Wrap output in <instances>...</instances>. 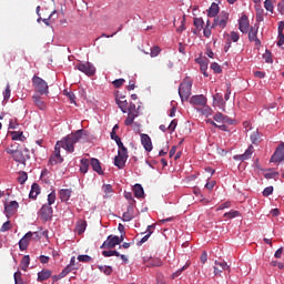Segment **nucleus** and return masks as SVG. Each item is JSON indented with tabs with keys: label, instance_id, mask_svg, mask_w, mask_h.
<instances>
[{
	"label": "nucleus",
	"instance_id": "1",
	"mask_svg": "<svg viewBox=\"0 0 284 284\" xmlns=\"http://www.w3.org/2000/svg\"><path fill=\"white\" fill-rule=\"evenodd\" d=\"M19 148H21V145L14 142L6 149V152L11 156V159H13V161H16V163L26 165L27 161L30 159V150H21Z\"/></svg>",
	"mask_w": 284,
	"mask_h": 284
},
{
	"label": "nucleus",
	"instance_id": "2",
	"mask_svg": "<svg viewBox=\"0 0 284 284\" xmlns=\"http://www.w3.org/2000/svg\"><path fill=\"white\" fill-rule=\"evenodd\" d=\"M83 139V130H78L74 133L68 134L67 136L62 138L59 143V148L62 150H65V152H69V154H72L74 152V145L79 143Z\"/></svg>",
	"mask_w": 284,
	"mask_h": 284
},
{
	"label": "nucleus",
	"instance_id": "3",
	"mask_svg": "<svg viewBox=\"0 0 284 284\" xmlns=\"http://www.w3.org/2000/svg\"><path fill=\"white\" fill-rule=\"evenodd\" d=\"M32 87L36 90V92L40 95H45L50 94V87L48 85V82L43 80V78L39 75H33L32 79Z\"/></svg>",
	"mask_w": 284,
	"mask_h": 284
},
{
	"label": "nucleus",
	"instance_id": "4",
	"mask_svg": "<svg viewBox=\"0 0 284 284\" xmlns=\"http://www.w3.org/2000/svg\"><path fill=\"white\" fill-rule=\"evenodd\" d=\"M192 79L190 77H186L179 87V95L181 98V101H187L190 97L192 95Z\"/></svg>",
	"mask_w": 284,
	"mask_h": 284
},
{
	"label": "nucleus",
	"instance_id": "5",
	"mask_svg": "<svg viewBox=\"0 0 284 284\" xmlns=\"http://www.w3.org/2000/svg\"><path fill=\"white\" fill-rule=\"evenodd\" d=\"M229 20L230 13L227 11H222L217 17L215 16L211 28H220V30H224V28H227Z\"/></svg>",
	"mask_w": 284,
	"mask_h": 284
},
{
	"label": "nucleus",
	"instance_id": "6",
	"mask_svg": "<svg viewBox=\"0 0 284 284\" xmlns=\"http://www.w3.org/2000/svg\"><path fill=\"white\" fill-rule=\"evenodd\" d=\"M75 70L83 72L87 77H94L97 74V68L91 62H80L75 65Z\"/></svg>",
	"mask_w": 284,
	"mask_h": 284
},
{
	"label": "nucleus",
	"instance_id": "7",
	"mask_svg": "<svg viewBox=\"0 0 284 284\" xmlns=\"http://www.w3.org/2000/svg\"><path fill=\"white\" fill-rule=\"evenodd\" d=\"M128 149L118 150V155L114 158V165L119 170H123L125 168V163H128Z\"/></svg>",
	"mask_w": 284,
	"mask_h": 284
},
{
	"label": "nucleus",
	"instance_id": "8",
	"mask_svg": "<svg viewBox=\"0 0 284 284\" xmlns=\"http://www.w3.org/2000/svg\"><path fill=\"white\" fill-rule=\"evenodd\" d=\"M128 116L124 121V125L130 126L134 123V119L139 116V110H136V104L130 102L126 109Z\"/></svg>",
	"mask_w": 284,
	"mask_h": 284
},
{
	"label": "nucleus",
	"instance_id": "9",
	"mask_svg": "<svg viewBox=\"0 0 284 284\" xmlns=\"http://www.w3.org/2000/svg\"><path fill=\"white\" fill-rule=\"evenodd\" d=\"M53 212L54 210H52V206L43 204L41 209L38 211V216L41 221L48 223V221H52Z\"/></svg>",
	"mask_w": 284,
	"mask_h": 284
},
{
	"label": "nucleus",
	"instance_id": "10",
	"mask_svg": "<svg viewBox=\"0 0 284 284\" xmlns=\"http://www.w3.org/2000/svg\"><path fill=\"white\" fill-rule=\"evenodd\" d=\"M59 163H63V156H61V149L59 148V143H55L54 152L49 158V165H59Z\"/></svg>",
	"mask_w": 284,
	"mask_h": 284
},
{
	"label": "nucleus",
	"instance_id": "11",
	"mask_svg": "<svg viewBox=\"0 0 284 284\" xmlns=\"http://www.w3.org/2000/svg\"><path fill=\"white\" fill-rule=\"evenodd\" d=\"M32 236H39L38 232H28L20 241H19V247L21 252H26L28 250V246L30 245V241H32Z\"/></svg>",
	"mask_w": 284,
	"mask_h": 284
},
{
	"label": "nucleus",
	"instance_id": "12",
	"mask_svg": "<svg viewBox=\"0 0 284 284\" xmlns=\"http://www.w3.org/2000/svg\"><path fill=\"white\" fill-rule=\"evenodd\" d=\"M119 245V236L116 235H109L106 241L100 246L101 250H114Z\"/></svg>",
	"mask_w": 284,
	"mask_h": 284
},
{
	"label": "nucleus",
	"instance_id": "13",
	"mask_svg": "<svg viewBox=\"0 0 284 284\" xmlns=\"http://www.w3.org/2000/svg\"><path fill=\"white\" fill-rule=\"evenodd\" d=\"M207 98L203 94L193 95L190 99V104L193 105V108H203V105H206Z\"/></svg>",
	"mask_w": 284,
	"mask_h": 284
},
{
	"label": "nucleus",
	"instance_id": "14",
	"mask_svg": "<svg viewBox=\"0 0 284 284\" xmlns=\"http://www.w3.org/2000/svg\"><path fill=\"white\" fill-rule=\"evenodd\" d=\"M284 161V143L282 142L271 156V163H281Z\"/></svg>",
	"mask_w": 284,
	"mask_h": 284
},
{
	"label": "nucleus",
	"instance_id": "15",
	"mask_svg": "<svg viewBox=\"0 0 284 284\" xmlns=\"http://www.w3.org/2000/svg\"><path fill=\"white\" fill-rule=\"evenodd\" d=\"M19 210V202L11 201L10 204L4 205V214L7 219H10L11 216H14L17 214V211Z\"/></svg>",
	"mask_w": 284,
	"mask_h": 284
},
{
	"label": "nucleus",
	"instance_id": "16",
	"mask_svg": "<svg viewBox=\"0 0 284 284\" xmlns=\"http://www.w3.org/2000/svg\"><path fill=\"white\" fill-rule=\"evenodd\" d=\"M214 263H215V266L213 270H214L215 276H221V274H223L225 270H230V266H227V262L225 261L215 260Z\"/></svg>",
	"mask_w": 284,
	"mask_h": 284
},
{
	"label": "nucleus",
	"instance_id": "17",
	"mask_svg": "<svg viewBox=\"0 0 284 284\" xmlns=\"http://www.w3.org/2000/svg\"><path fill=\"white\" fill-rule=\"evenodd\" d=\"M248 41L255 43V45H261V40L258 39V27H251L248 29Z\"/></svg>",
	"mask_w": 284,
	"mask_h": 284
},
{
	"label": "nucleus",
	"instance_id": "18",
	"mask_svg": "<svg viewBox=\"0 0 284 284\" xmlns=\"http://www.w3.org/2000/svg\"><path fill=\"white\" fill-rule=\"evenodd\" d=\"M239 30L242 31L243 34H247L250 32V20L247 16H242L239 20Z\"/></svg>",
	"mask_w": 284,
	"mask_h": 284
},
{
	"label": "nucleus",
	"instance_id": "19",
	"mask_svg": "<svg viewBox=\"0 0 284 284\" xmlns=\"http://www.w3.org/2000/svg\"><path fill=\"white\" fill-rule=\"evenodd\" d=\"M141 143L146 152H152L153 146H152V139L150 138V135L142 133Z\"/></svg>",
	"mask_w": 284,
	"mask_h": 284
},
{
	"label": "nucleus",
	"instance_id": "20",
	"mask_svg": "<svg viewBox=\"0 0 284 284\" xmlns=\"http://www.w3.org/2000/svg\"><path fill=\"white\" fill-rule=\"evenodd\" d=\"M32 100H33L34 105H37V108L39 110H47L48 109V103H45V101L41 100V94H39V93L33 94Z\"/></svg>",
	"mask_w": 284,
	"mask_h": 284
},
{
	"label": "nucleus",
	"instance_id": "21",
	"mask_svg": "<svg viewBox=\"0 0 284 284\" xmlns=\"http://www.w3.org/2000/svg\"><path fill=\"white\" fill-rule=\"evenodd\" d=\"M90 165L93 172H97L98 174H100V176H103V169L101 168V162L98 159L92 158L90 160Z\"/></svg>",
	"mask_w": 284,
	"mask_h": 284
},
{
	"label": "nucleus",
	"instance_id": "22",
	"mask_svg": "<svg viewBox=\"0 0 284 284\" xmlns=\"http://www.w3.org/2000/svg\"><path fill=\"white\" fill-rule=\"evenodd\" d=\"M195 61H196V63H199L202 74H204V77H209V74H207V64L210 63V60L199 58Z\"/></svg>",
	"mask_w": 284,
	"mask_h": 284
},
{
	"label": "nucleus",
	"instance_id": "23",
	"mask_svg": "<svg viewBox=\"0 0 284 284\" xmlns=\"http://www.w3.org/2000/svg\"><path fill=\"white\" fill-rule=\"evenodd\" d=\"M41 194V186L37 183H33L31 185V190L29 193V199H32L33 201H37V196Z\"/></svg>",
	"mask_w": 284,
	"mask_h": 284
},
{
	"label": "nucleus",
	"instance_id": "24",
	"mask_svg": "<svg viewBox=\"0 0 284 284\" xmlns=\"http://www.w3.org/2000/svg\"><path fill=\"white\" fill-rule=\"evenodd\" d=\"M59 196L62 203H68L70 196H72V191L70 189H62L59 191Z\"/></svg>",
	"mask_w": 284,
	"mask_h": 284
},
{
	"label": "nucleus",
	"instance_id": "25",
	"mask_svg": "<svg viewBox=\"0 0 284 284\" xmlns=\"http://www.w3.org/2000/svg\"><path fill=\"white\" fill-rule=\"evenodd\" d=\"M163 266V260L160 257H151L146 261V267H161Z\"/></svg>",
	"mask_w": 284,
	"mask_h": 284
},
{
	"label": "nucleus",
	"instance_id": "26",
	"mask_svg": "<svg viewBox=\"0 0 284 284\" xmlns=\"http://www.w3.org/2000/svg\"><path fill=\"white\" fill-rule=\"evenodd\" d=\"M115 101L121 112H123V114L128 113V105L130 103H128V100H125V97L118 98Z\"/></svg>",
	"mask_w": 284,
	"mask_h": 284
},
{
	"label": "nucleus",
	"instance_id": "27",
	"mask_svg": "<svg viewBox=\"0 0 284 284\" xmlns=\"http://www.w3.org/2000/svg\"><path fill=\"white\" fill-rule=\"evenodd\" d=\"M196 112H200V114H203V116H212L214 114V110H212V106L204 104L202 108H196Z\"/></svg>",
	"mask_w": 284,
	"mask_h": 284
},
{
	"label": "nucleus",
	"instance_id": "28",
	"mask_svg": "<svg viewBox=\"0 0 284 284\" xmlns=\"http://www.w3.org/2000/svg\"><path fill=\"white\" fill-rule=\"evenodd\" d=\"M52 277V271L42 270L38 273V282L43 283V281H48V278Z\"/></svg>",
	"mask_w": 284,
	"mask_h": 284
},
{
	"label": "nucleus",
	"instance_id": "29",
	"mask_svg": "<svg viewBox=\"0 0 284 284\" xmlns=\"http://www.w3.org/2000/svg\"><path fill=\"white\" fill-rule=\"evenodd\" d=\"M133 194L135 199H144L145 197V191L143 190V186L141 184H135L133 186Z\"/></svg>",
	"mask_w": 284,
	"mask_h": 284
},
{
	"label": "nucleus",
	"instance_id": "30",
	"mask_svg": "<svg viewBox=\"0 0 284 284\" xmlns=\"http://www.w3.org/2000/svg\"><path fill=\"white\" fill-rule=\"evenodd\" d=\"M252 154H254V145L251 144L243 154L239 155V159L240 161H247L252 159Z\"/></svg>",
	"mask_w": 284,
	"mask_h": 284
},
{
	"label": "nucleus",
	"instance_id": "31",
	"mask_svg": "<svg viewBox=\"0 0 284 284\" xmlns=\"http://www.w3.org/2000/svg\"><path fill=\"white\" fill-rule=\"evenodd\" d=\"M255 11H256V21L257 23H261L265 20V10H263V7L261 4H255Z\"/></svg>",
	"mask_w": 284,
	"mask_h": 284
},
{
	"label": "nucleus",
	"instance_id": "32",
	"mask_svg": "<svg viewBox=\"0 0 284 284\" xmlns=\"http://www.w3.org/2000/svg\"><path fill=\"white\" fill-rule=\"evenodd\" d=\"M111 139H112V141H115L119 150H128V148H125V145H123L121 138L119 135H116V131L111 132Z\"/></svg>",
	"mask_w": 284,
	"mask_h": 284
},
{
	"label": "nucleus",
	"instance_id": "33",
	"mask_svg": "<svg viewBox=\"0 0 284 284\" xmlns=\"http://www.w3.org/2000/svg\"><path fill=\"white\" fill-rule=\"evenodd\" d=\"M87 227H88V222H85V220H80L75 225V232H78V234H83Z\"/></svg>",
	"mask_w": 284,
	"mask_h": 284
},
{
	"label": "nucleus",
	"instance_id": "34",
	"mask_svg": "<svg viewBox=\"0 0 284 284\" xmlns=\"http://www.w3.org/2000/svg\"><path fill=\"white\" fill-rule=\"evenodd\" d=\"M89 168H90V160L89 159H82L81 161H80V172L82 173V174H88V170H89Z\"/></svg>",
	"mask_w": 284,
	"mask_h": 284
},
{
	"label": "nucleus",
	"instance_id": "35",
	"mask_svg": "<svg viewBox=\"0 0 284 284\" xmlns=\"http://www.w3.org/2000/svg\"><path fill=\"white\" fill-rule=\"evenodd\" d=\"M219 10H220L219 4H216V2H213L209 8L207 17H211V18L217 17Z\"/></svg>",
	"mask_w": 284,
	"mask_h": 284
},
{
	"label": "nucleus",
	"instance_id": "36",
	"mask_svg": "<svg viewBox=\"0 0 284 284\" xmlns=\"http://www.w3.org/2000/svg\"><path fill=\"white\" fill-rule=\"evenodd\" d=\"M11 138H12V141H21L22 143L23 141H26V135H23L22 131H12Z\"/></svg>",
	"mask_w": 284,
	"mask_h": 284
},
{
	"label": "nucleus",
	"instance_id": "37",
	"mask_svg": "<svg viewBox=\"0 0 284 284\" xmlns=\"http://www.w3.org/2000/svg\"><path fill=\"white\" fill-rule=\"evenodd\" d=\"M20 267L23 272H28V267H30V255H24L22 257Z\"/></svg>",
	"mask_w": 284,
	"mask_h": 284
},
{
	"label": "nucleus",
	"instance_id": "38",
	"mask_svg": "<svg viewBox=\"0 0 284 284\" xmlns=\"http://www.w3.org/2000/svg\"><path fill=\"white\" fill-rule=\"evenodd\" d=\"M132 206H129L126 212L123 213L122 215V221L124 222H130L132 219H134V214L132 213Z\"/></svg>",
	"mask_w": 284,
	"mask_h": 284
},
{
	"label": "nucleus",
	"instance_id": "39",
	"mask_svg": "<svg viewBox=\"0 0 284 284\" xmlns=\"http://www.w3.org/2000/svg\"><path fill=\"white\" fill-rule=\"evenodd\" d=\"M12 94V90H10V83H7L4 91L2 92L3 101H10V97Z\"/></svg>",
	"mask_w": 284,
	"mask_h": 284
},
{
	"label": "nucleus",
	"instance_id": "40",
	"mask_svg": "<svg viewBox=\"0 0 284 284\" xmlns=\"http://www.w3.org/2000/svg\"><path fill=\"white\" fill-rule=\"evenodd\" d=\"M57 201V192L52 191L49 195H48V203L45 205H49L50 207H52V205H54Z\"/></svg>",
	"mask_w": 284,
	"mask_h": 284
},
{
	"label": "nucleus",
	"instance_id": "41",
	"mask_svg": "<svg viewBox=\"0 0 284 284\" xmlns=\"http://www.w3.org/2000/svg\"><path fill=\"white\" fill-rule=\"evenodd\" d=\"M193 23L196 30H203V27L205 26V21H203V18H194Z\"/></svg>",
	"mask_w": 284,
	"mask_h": 284
},
{
	"label": "nucleus",
	"instance_id": "42",
	"mask_svg": "<svg viewBox=\"0 0 284 284\" xmlns=\"http://www.w3.org/2000/svg\"><path fill=\"white\" fill-rule=\"evenodd\" d=\"M98 270H100V272H102L103 274H105V276H110V274H112V266H108V265H99Z\"/></svg>",
	"mask_w": 284,
	"mask_h": 284
},
{
	"label": "nucleus",
	"instance_id": "43",
	"mask_svg": "<svg viewBox=\"0 0 284 284\" xmlns=\"http://www.w3.org/2000/svg\"><path fill=\"white\" fill-rule=\"evenodd\" d=\"M223 216H224V219H236V217L241 216V212L232 210L230 212L224 213Z\"/></svg>",
	"mask_w": 284,
	"mask_h": 284
},
{
	"label": "nucleus",
	"instance_id": "44",
	"mask_svg": "<svg viewBox=\"0 0 284 284\" xmlns=\"http://www.w3.org/2000/svg\"><path fill=\"white\" fill-rule=\"evenodd\" d=\"M264 8L267 12H271L272 14H274V2L272 0H265Z\"/></svg>",
	"mask_w": 284,
	"mask_h": 284
},
{
	"label": "nucleus",
	"instance_id": "45",
	"mask_svg": "<svg viewBox=\"0 0 284 284\" xmlns=\"http://www.w3.org/2000/svg\"><path fill=\"white\" fill-rule=\"evenodd\" d=\"M261 141V133L258 131H255L251 134V142L256 145Z\"/></svg>",
	"mask_w": 284,
	"mask_h": 284
},
{
	"label": "nucleus",
	"instance_id": "46",
	"mask_svg": "<svg viewBox=\"0 0 284 284\" xmlns=\"http://www.w3.org/2000/svg\"><path fill=\"white\" fill-rule=\"evenodd\" d=\"M211 70H213L215 74H221L223 72L221 64L216 62L211 63Z\"/></svg>",
	"mask_w": 284,
	"mask_h": 284
},
{
	"label": "nucleus",
	"instance_id": "47",
	"mask_svg": "<svg viewBox=\"0 0 284 284\" xmlns=\"http://www.w3.org/2000/svg\"><path fill=\"white\" fill-rule=\"evenodd\" d=\"M159 54H161V47H159V45L152 47L150 57H152V59H154L155 57H159Z\"/></svg>",
	"mask_w": 284,
	"mask_h": 284
},
{
	"label": "nucleus",
	"instance_id": "48",
	"mask_svg": "<svg viewBox=\"0 0 284 284\" xmlns=\"http://www.w3.org/2000/svg\"><path fill=\"white\" fill-rule=\"evenodd\" d=\"M225 119H227V116L223 115V113L217 112L214 116L213 120L216 121V123H224Z\"/></svg>",
	"mask_w": 284,
	"mask_h": 284
},
{
	"label": "nucleus",
	"instance_id": "49",
	"mask_svg": "<svg viewBox=\"0 0 284 284\" xmlns=\"http://www.w3.org/2000/svg\"><path fill=\"white\" fill-rule=\"evenodd\" d=\"M77 270H79V267H73V266H70L69 264L62 270V274L64 275V276H68V274H70V273H72V272H74V271H77Z\"/></svg>",
	"mask_w": 284,
	"mask_h": 284
},
{
	"label": "nucleus",
	"instance_id": "50",
	"mask_svg": "<svg viewBox=\"0 0 284 284\" xmlns=\"http://www.w3.org/2000/svg\"><path fill=\"white\" fill-rule=\"evenodd\" d=\"M26 181H28V173L21 172L18 176V182L20 185H23V183H26Z\"/></svg>",
	"mask_w": 284,
	"mask_h": 284
},
{
	"label": "nucleus",
	"instance_id": "51",
	"mask_svg": "<svg viewBox=\"0 0 284 284\" xmlns=\"http://www.w3.org/2000/svg\"><path fill=\"white\" fill-rule=\"evenodd\" d=\"M239 39H241V36L236 31H232L230 33V40L233 41V43L239 42Z\"/></svg>",
	"mask_w": 284,
	"mask_h": 284
},
{
	"label": "nucleus",
	"instance_id": "52",
	"mask_svg": "<svg viewBox=\"0 0 284 284\" xmlns=\"http://www.w3.org/2000/svg\"><path fill=\"white\" fill-rule=\"evenodd\" d=\"M263 59L266 63H273L274 60H272V52L270 51H265V53L263 54Z\"/></svg>",
	"mask_w": 284,
	"mask_h": 284
},
{
	"label": "nucleus",
	"instance_id": "53",
	"mask_svg": "<svg viewBox=\"0 0 284 284\" xmlns=\"http://www.w3.org/2000/svg\"><path fill=\"white\" fill-rule=\"evenodd\" d=\"M78 261L80 263H90V261H92V257L90 255H79Z\"/></svg>",
	"mask_w": 284,
	"mask_h": 284
},
{
	"label": "nucleus",
	"instance_id": "54",
	"mask_svg": "<svg viewBox=\"0 0 284 284\" xmlns=\"http://www.w3.org/2000/svg\"><path fill=\"white\" fill-rule=\"evenodd\" d=\"M230 207H232V202L226 201L217 206V212H220L221 210H227Z\"/></svg>",
	"mask_w": 284,
	"mask_h": 284
},
{
	"label": "nucleus",
	"instance_id": "55",
	"mask_svg": "<svg viewBox=\"0 0 284 284\" xmlns=\"http://www.w3.org/2000/svg\"><path fill=\"white\" fill-rule=\"evenodd\" d=\"M123 83H125V79L121 78V79H116L112 82V85L116 89L121 88L123 85Z\"/></svg>",
	"mask_w": 284,
	"mask_h": 284
},
{
	"label": "nucleus",
	"instance_id": "56",
	"mask_svg": "<svg viewBox=\"0 0 284 284\" xmlns=\"http://www.w3.org/2000/svg\"><path fill=\"white\" fill-rule=\"evenodd\" d=\"M102 190H103L105 196H108V194H112V192H113L112 184H104L102 186Z\"/></svg>",
	"mask_w": 284,
	"mask_h": 284
},
{
	"label": "nucleus",
	"instance_id": "57",
	"mask_svg": "<svg viewBox=\"0 0 284 284\" xmlns=\"http://www.w3.org/2000/svg\"><path fill=\"white\" fill-rule=\"evenodd\" d=\"M11 229H12V224L10 223V221H7L2 224L0 232H8Z\"/></svg>",
	"mask_w": 284,
	"mask_h": 284
},
{
	"label": "nucleus",
	"instance_id": "58",
	"mask_svg": "<svg viewBox=\"0 0 284 284\" xmlns=\"http://www.w3.org/2000/svg\"><path fill=\"white\" fill-rule=\"evenodd\" d=\"M57 17V11H52L48 18L42 19L44 24L50 26V20L54 19Z\"/></svg>",
	"mask_w": 284,
	"mask_h": 284
},
{
	"label": "nucleus",
	"instance_id": "59",
	"mask_svg": "<svg viewBox=\"0 0 284 284\" xmlns=\"http://www.w3.org/2000/svg\"><path fill=\"white\" fill-rule=\"evenodd\" d=\"M266 179H276L278 176V172L272 171V169L268 170L267 173L264 174Z\"/></svg>",
	"mask_w": 284,
	"mask_h": 284
},
{
	"label": "nucleus",
	"instance_id": "60",
	"mask_svg": "<svg viewBox=\"0 0 284 284\" xmlns=\"http://www.w3.org/2000/svg\"><path fill=\"white\" fill-rule=\"evenodd\" d=\"M176 125H179V121L178 120H172L171 123L168 126V130L172 133V132H174V130H176Z\"/></svg>",
	"mask_w": 284,
	"mask_h": 284
},
{
	"label": "nucleus",
	"instance_id": "61",
	"mask_svg": "<svg viewBox=\"0 0 284 284\" xmlns=\"http://www.w3.org/2000/svg\"><path fill=\"white\" fill-rule=\"evenodd\" d=\"M274 193V186H267L263 191V196H270Z\"/></svg>",
	"mask_w": 284,
	"mask_h": 284
},
{
	"label": "nucleus",
	"instance_id": "62",
	"mask_svg": "<svg viewBox=\"0 0 284 284\" xmlns=\"http://www.w3.org/2000/svg\"><path fill=\"white\" fill-rule=\"evenodd\" d=\"M152 236V232H149L146 235H144L141 241L138 242V245H143V243H148V240Z\"/></svg>",
	"mask_w": 284,
	"mask_h": 284
},
{
	"label": "nucleus",
	"instance_id": "63",
	"mask_svg": "<svg viewBox=\"0 0 284 284\" xmlns=\"http://www.w3.org/2000/svg\"><path fill=\"white\" fill-rule=\"evenodd\" d=\"M277 45L281 48V45H284V34L283 33H277Z\"/></svg>",
	"mask_w": 284,
	"mask_h": 284
},
{
	"label": "nucleus",
	"instance_id": "64",
	"mask_svg": "<svg viewBox=\"0 0 284 284\" xmlns=\"http://www.w3.org/2000/svg\"><path fill=\"white\" fill-rule=\"evenodd\" d=\"M277 12H280V14H284V0L278 2V4H277Z\"/></svg>",
	"mask_w": 284,
	"mask_h": 284
}]
</instances>
